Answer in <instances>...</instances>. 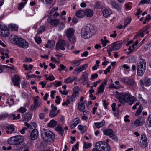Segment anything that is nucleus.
<instances>
[{
  "mask_svg": "<svg viewBox=\"0 0 151 151\" xmlns=\"http://www.w3.org/2000/svg\"><path fill=\"white\" fill-rule=\"evenodd\" d=\"M19 37L16 36V35H11L9 37L10 41L13 44H15L16 43H14L15 42H17L18 40Z\"/></svg>",
  "mask_w": 151,
  "mask_h": 151,
  "instance_id": "obj_31",
  "label": "nucleus"
},
{
  "mask_svg": "<svg viewBox=\"0 0 151 151\" xmlns=\"http://www.w3.org/2000/svg\"><path fill=\"white\" fill-rule=\"evenodd\" d=\"M147 124L149 126L151 127V114L149 116Z\"/></svg>",
  "mask_w": 151,
  "mask_h": 151,
  "instance_id": "obj_64",
  "label": "nucleus"
},
{
  "mask_svg": "<svg viewBox=\"0 0 151 151\" xmlns=\"http://www.w3.org/2000/svg\"><path fill=\"white\" fill-rule=\"evenodd\" d=\"M92 146V144L91 143H87L86 142H84V148L85 149L89 148Z\"/></svg>",
  "mask_w": 151,
  "mask_h": 151,
  "instance_id": "obj_52",
  "label": "nucleus"
},
{
  "mask_svg": "<svg viewBox=\"0 0 151 151\" xmlns=\"http://www.w3.org/2000/svg\"><path fill=\"white\" fill-rule=\"evenodd\" d=\"M46 79L47 80H49L50 81H52L54 80L55 77L53 75H51L47 77Z\"/></svg>",
  "mask_w": 151,
  "mask_h": 151,
  "instance_id": "obj_62",
  "label": "nucleus"
},
{
  "mask_svg": "<svg viewBox=\"0 0 151 151\" xmlns=\"http://www.w3.org/2000/svg\"><path fill=\"white\" fill-rule=\"evenodd\" d=\"M59 112V110H57L56 111H51L49 113V115L50 117L53 118L56 116L58 113Z\"/></svg>",
  "mask_w": 151,
  "mask_h": 151,
  "instance_id": "obj_41",
  "label": "nucleus"
},
{
  "mask_svg": "<svg viewBox=\"0 0 151 151\" xmlns=\"http://www.w3.org/2000/svg\"><path fill=\"white\" fill-rule=\"evenodd\" d=\"M42 137L46 141L52 142L55 138V135L50 130L44 132L42 134Z\"/></svg>",
  "mask_w": 151,
  "mask_h": 151,
  "instance_id": "obj_6",
  "label": "nucleus"
},
{
  "mask_svg": "<svg viewBox=\"0 0 151 151\" xmlns=\"http://www.w3.org/2000/svg\"><path fill=\"white\" fill-rule=\"evenodd\" d=\"M35 40L36 42L38 44H40L42 42L41 37L39 36H36L35 37Z\"/></svg>",
  "mask_w": 151,
  "mask_h": 151,
  "instance_id": "obj_48",
  "label": "nucleus"
},
{
  "mask_svg": "<svg viewBox=\"0 0 151 151\" xmlns=\"http://www.w3.org/2000/svg\"><path fill=\"white\" fill-rule=\"evenodd\" d=\"M60 68H58V70L59 71L64 70L66 68V67L64 66L63 65L61 64L59 65Z\"/></svg>",
  "mask_w": 151,
  "mask_h": 151,
  "instance_id": "obj_60",
  "label": "nucleus"
},
{
  "mask_svg": "<svg viewBox=\"0 0 151 151\" xmlns=\"http://www.w3.org/2000/svg\"><path fill=\"white\" fill-rule=\"evenodd\" d=\"M38 136V132L37 130L34 129L32 130L30 134V139L32 140H35L37 139Z\"/></svg>",
  "mask_w": 151,
  "mask_h": 151,
  "instance_id": "obj_20",
  "label": "nucleus"
},
{
  "mask_svg": "<svg viewBox=\"0 0 151 151\" xmlns=\"http://www.w3.org/2000/svg\"><path fill=\"white\" fill-rule=\"evenodd\" d=\"M120 81L130 86L134 85L135 83L134 79L131 77L121 78L120 79Z\"/></svg>",
  "mask_w": 151,
  "mask_h": 151,
  "instance_id": "obj_8",
  "label": "nucleus"
},
{
  "mask_svg": "<svg viewBox=\"0 0 151 151\" xmlns=\"http://www.w3.org/2000/svg\"><path fill=\"white\" fill-rule=\"evenodd\" d=\"M32 117L31 114L26 113L24 114L22 117V121H29L31 119Z\"/></svg>",
  "mask_w": 151,
  "mask_h": 151,
  "instance_id": "obj_25",
  "label": "nucleus"
},
{
  "mask_svg": "<svg viewBox=\"0 0 151 151\" xmlns=\"http://www.w3.org/2000/svg\"><path fill=\"white\" fill-rule=\"evenodd\" d=\"M149 27L148 26H145L141 30L139 34V36H140L142 37H144V35L147 34L148 32V29Z\"/></svg>",
  "mask_w": 151,
  "mask_h": 151,
  "instance_id": "obj_24",
  "label": "nucleus"
},
{
  "mask_svg": "<svg viewBox=\"0 0 151 151\" xmlns=\"http://www.w3.org/2000/svg\"><path fill=\"white\" fill-rule=\"evenodd\" d=\"M88 74L86 71H85L82 74L80 79L84 83H86L88 82Z\"/></svg>",
  "mask_w": 151,
  "mask_h": 151,
  "instance_id": "obj_23",
  "label": "nucleus"
},
{
  "mask_svg": "<svg viewBox=\"0 0 151 151\" xmlns=\"http://www.w3.org/2000/svg\"><path fill=\"white\" fill-rule=\"evenodd\" d=\"M150 2L149 1H148L147 0H141L139 3V5L144 4H149Z\"/></svg>",
  "mask_w": 151,
  "mask_h": 151,
  "instance_id": "obj_56",
  "label": "nucleus"
},
{
  "mask_svg": "<svg viewBox=\"0 0 151 151\" xmlns=\"http://www.w3.org/2000/svg\"><path fill=\"white\" fill-rule=\"evenodd\" d=\"M78 129L81 131V133H84L86 130V127L85 126H82V125H79L78 127Z\"/></svg>",
  "mask_w": 151,
  "mask_h": 151,
  "instance_id": "obj_42",
  "label": "nucleus"
},
{
  "mask_svg": "<svg viewBox=\"0 0 151 151\" xmlns=\"http://www.w3.org/2000/svg\"><path fill=\"white\" fill-rule=\"evenodd\" d=\"M0 35L4 37H7L9 35V31L5 25L0 24Z\"/></svg>",
  "mask_w": 151,
  "mask_h": 151,
  "instance_id": "obj_10",
  "label": "nucleus"
},
{
  "mask_svg": "<svg viewBox=\"0 0 151 151\" xmlns=\"http://www.w3.org/2000/svg\"><path fill=\"white\" fill-rule=\"evenodd\" d=\"M88 65L85 64L81 65L78 68H75L73 72V74L75 75H78L80 72L85 70L88 67Z\"/></svg>",
  "mask_w": 151,
  "mask_h": 151,
  "instance_id": "obj_11",
  "label": "nucleus"
},
{
  "mask_svg": "<svg viewBox=\"0 0 151 151\" xmlns=\"http://www.w3.org/2000/svg\"><path fill=\"white\" fill-rule=\"evenodd\" d=\"M140 84L146 86H150L151 85V78L148 77L145 78L143 80H140L139 81Z\"/></svg>",
  "mask_w": 151,
  "mask_h": 151,
  "instance_id": "obj_17",
  "label": "nucleus"
},
{
  "mask_svg": "<svg viewBox=\"0 0 151 151\" xmlns=\"http://www.w3.org/2000/svg\"><path fill=\"white\" fill-rule=\"evenodd\" d=\"M39 116L40 119H43L45 118V114L43 113H40L39 114Z\"/></svg>",
  "mask_w": 151,
  "mask_h": 151,
  "instance_id": "obj_63",
  "label": "nucleus"
},
{
  "mask_svg": "<svg viewBox=\"0 0 151 151\" xmlns=\"http://www.w3.org/2000/svg\"><path fill=\"white\" fill-rule=\"evenodd\" d=\"M121 46L122 44L121 43L116 42L113 43L109 48L112 50H116L119 49Z\"/></svg>",
  "mask_w": 151,
  "mask_h": 151,
  "instance_id": "obj_21",
  "label": "nucleus"
},
{
  "mask_svg": "<svg viewBox=\"0 0 151 151\" xmlns=\"http://www.w3.org/2000/svg\"><path fill=\"white\" fill-rule=\"evenodd\" d=\"M95 147L92 151H110V150L109 145L104 141L97 142L96 144Z\"/></svg>",
  "mask_w": 151,
  "mask_h": 151,
  "instance_id": "obj_2",
  "label": "nucleus"
},
{
  "mask_svg": "<svg viewBox=\"0 0 151 151\" xmlns=\"http://www.w3.org/2000/svg\"><path fill=\"white\" fill-rule=\"evenodd\" d=\"M55 44L54 40H51L48 41L45 45V47L47 48H51L53 47Z\"/></svg>",
  "mask_w": 151,
  "mask_h": 151,
  "instance_id": "obj_30",
  "label": "nucleus"
},
{
  "mask_svg": "<svg viewBox=\"0 0 151 151\" xmlns=\"http://www.w3.org/2000/svg\"><path fill=\"white\" fill-rule=\"evenodd\" d=\"M145 123V118L144 116H141L134 121L133 124L136 126H141Z\"/></svg>",
  "mask_w": 151,
  "mask_h": 151,
  "instance_id": "obj_13",
  "label": "nucleus"
},
{
  "mask_svg": "<svg viewBox=\"0 0 151 151\" xmlns=\"http://www.w3.org/2000/svg\"><path fill=\"white\" fill-rule=\"evenodd\" d=\"M8 116V114L7 113L2 114L0 115V119L3 120L6 118Z\"/></svg>",
  "mask_w": 151,
  "mask_h": 151,
  "instance_id": "obj_51",
  "label": "nucleus"
},
{
  "mask_svg": "<svg viewBox=\"0 0 151 151\" xmlns=\"http://www.w3.org/2000/svg\"><path fill=\"white\" fill-rule=\"evenodd\" d=\"M79 94L78 91H74L73 93L70 97V100L72 102L74 101L77 98Z\"/></svg>",
  "mask_w": 151,
  "mask_h": 151,
  "instance_id": "obj_27",
  "label": "nucleus"
},
{
  "mask_svg": "<svg viewBox=\"0 0 151 151\" xmlns=\"http://www.w3.org/2000/svg\"><path fill=\"white\" fill-rule=\"evenodd\" d=\"M116 97L119 102L123 104L125 102H128L130 99V94L129 93L125 92L118 93L116 95Z\"/></svg>",
  "mask_w": 151,
  "mask_h": 151,
  "instance_id": "obj_5",
  "label": "nucleus"
},
{
  "mask_svg": "<svg viewBox=\"0 0 151 151\" xmlns=\"http://www.w3.org/2000/svg\"><path fill=\"white\" fill-rule=\"evenodd\" d=\"M132 18L131 17H128L124 19V27H126L127 25L130 22Z\"/></svg>",
  "mask_w": 151,
  "mask_h": 151,
  "instance_id": "obj_39",
  "label": "nucleus"
},
{
  "mask_svg": "<svg viewBox=\"0 0 151 151\" xmlns=\"http://www.w3.org/2000/svg\"><path fill=\"white\" fill-rule=\"evenodd\" d=\"M65 45V41L63 40H60L56 44V48L57 50L60 49L63 50H64L65 49L64 46Z\"/></svg>",
  "mask_w": 151,
  "mask_h": 151,
  "instance_id": "obj_16",
  "label": "nucleus"
},
{
  "mask_svg": "<svg viewBox=\"0 0 151 151\" xmlns=\"http://www.w3.org/2000/svg\"><path fill=\"white\" fill-rule=\"evenodd\" d=\"M35 77H39V79H40L41 77L40 76H37L34 74L27 75L26 76V78L29 79L30 78H35Z\"/></svg>",
  "mask_w": 151,
  "mask_h": 151,
  "instance_id": "obj_54",
  "label": "nucleus"
},
{
  "mask_svg": "<svg viewBox=\"0 0 151 151\" xmlns=\"http://www.w3.org/2000/svg\"><path fill=\"white\" fill-rule=\"evenodd\" d=\"M142 110V106H139L136 112L135 113V115L136 116H138L141 113Z\"/></svg>",
  "mask_w": 151,
  "mask_h": 151,
  "instance_id": "obj_45",
  "label": "nucleus"
},
{
  "mask_svg": "<svg viewBox=\"0 0 151 151\" xmlns=\"http://www.w3.org/2000/svg\"><path fill=\"white\" fill-rule=\"evenodd\" d=\"M34 104L31 106V109L32 110L35 109L36 108L41 106V102L40 101L36 98L34 99Z\"/></svg>",
  "mask_w": 151,
  "mask_h": 151,
  "instance_id": "obj_19",
  "label": "nucleus"
},
{
  "mask_svg": "<svg viewBox=\"0 0 151 151\" xmlns=\"http://www.w3.org/2000/svg\"><path fill=\"white\" fill-rule=\"evenodd\" d=\"M105 123V121L103 120L99 122H95L94 124L97 128H99L102 127L104 125Z\"/></svg>",
  "mask_w": 151,
  "mask_h": 151,
  "instance_id": "obj_36",
  "label": "nucleus"
},
{
  "mask_svg": "<svg viewBox=\"0 0 151 151\" xmlns=\"http://www.w3.org/2000/svg\"><path fill=\"white\" fill-rule=\"evenodd\" d=\"M140 143L141 147L145 148L147 146L148 144L147 139L145 134H142L141 135Z\"/></svg>",
  "mask_w": 151,
  "mask_h": 151,
  "instance_id": "obj_12",
  "label": "nucleus"
},
{
  "mask_svg": "<svg viewBox=\"0 0 151 151\" xmlns=\"http://www.w3.org/2000/svg\"><path fill=\"white\" fill-rule=\"evenodd\" d=\"M47 21L48 23L51 24L52 25L55 26L58 25L59 23V21L58 19H55L52 16H50L48 17Z\"/></svg>",
  "mask_w": 151,
  "mask_h": 151,
  "instance_id": "obj_14",
  "label": "nucleus"
},
{
  "mask_svg": "<svg viewBox=\"0 0 151 151\" xmlns=\"http://www.w3.org/2000/svg\"><path fill=\"white\" fill-rule=\"evenodd\" d=\"M27 2L25 1L24 2H21L18 5V9L19 10H21L23 8L25 4H26Z\"/></svg>",
  "mask_w": 151,
  "mask_h": 151,
  "instance_id": "obj_50",
  "label": "nucleus"
},
{
  "mask_svg": "<svg viewBox=\"0 0 151 151\" xmlns=\"http://www.w3.org/2000/svg\"><path fill=\"white\" fill-rule=\"evenodd\" d=\"M103 132L104 134L109 136L110 137L114 133L113 130L110 128L106 129L103 130Z\"/></svg>",
  "mask_w": 151,
  "mask_h": 151,
  "instance_id": "obj_26",
  "label": "nucleus"
},
{
  "mask_svg": "<svg viewBox=\"0 0 151 151\" xmlns=\"http://www.w3.org/2000/svg\"><path fill=\"white\" fill-rule=\"evenodd\" d=\"M74 30L73 28H70L66 32V35L69 41L72 43H74L76 42V38L74 35Z\"/></svg>",
  "mask_w": 151,
  "mask_h": 151,
  "instance_id": "obj_7",
  "label": "nucleus"
},
{
  "mask_svg": "<svg viewBox=\"0 0 151 151\" xmlns=\"http://www.w3.org/2000/svg\"><path fill=\"white\" fill-rule=\"evenodd\" d=\"M11 116L13 117V120L19 119L20 117V114L19 113L16 116H15V115L13 114H11Z\"/></svg>",
  "mask_w": 151,
  "mask_h": 151,
  "instance_id": "obj_49",
  "label": "nucleus"
},
{
  "mask_svg": "<svg viewBox=\"0 0 151 151\" xmlns=\"http://www.w3.org/2000/svg\"><path fill=\"white\" fill-rule=\"evenodd\" d=\"M76 78V76L71 77L70 76L65 79L64 80V82L65 83H69L72 82L73 81H74Z\"/></svg>",
  "mask_w": 151,
  "mask_h": 151,
  "instance_id": "obj_34",
  "label": "nucleus"
},
{
  "mask_svg": "<svg viewBox=\"0 0 151 151\" xmlns=\"http://www.w3.org/2000/svg\"><path fill=\"white\" fill-rule=\"evenodd\" d=\"M19 110L20 112L23 113L26 111L27 109L24 107H21L19 108Z\"/></svg>",
  "mask_w": 151,
  "mask_h": 151,
  "instance_id": "obj_59",
  "label": "nucleus"
},
{
  "mask_svg": "<svg viewBox=\"0 0 151 151\" xmlns=\"http://www.w3.org/2000/svg\"><path fill=\"white\" fill-rule=\"evenodd\" d=\"M95 32L93 26L90 24L84 26L81 32V36L85 39L90 38L94 35Z\"/></svg>",
  "mask_w": 151,
  "mask_h": 151,
  "instance_id": "obj_1",
  "label": "nucleus"
},
{
  "mask_svg": "<svg viewBox=\"0 0 151 151\" xmlns=\"http://www.w3.org/2000/svg\"><path fill=\"white\" fill-rule=\"evenodd\" d=\"M20 79L19 77L17 75H15L13 76L12 78V80L14 86H19Z\"/></svg>",
  "mask_w": 151,
  "mask_h": 151,
  "instance_id": "obj_22",
  "label": "nucleus"
},
{
  "mask_svg": "<svg viewBox=\"0 0 151 151\" xmlns=\"http://www.w3.org/2000/svg\"><path fill=\"white\" fill-rule=\"evenodd\" d=\"M45 29V27L44 26H40L37 30V34H40L43 32Z\"/></svg>",
  "mask_w": 151,
  "mask_h": 151,
  "instance_id": "obj_46",
  "label": "nucleus"
},
{
  "mask_svg": "<svg viewBox=\"0 0 151 151\" xmlns=\"http://www.w3.org/2000/svg\"><path fill=\"white\" fill-rule=\"evenodd\" d=\"M56 99L55 100V103L58 104L60 103V101L61 100V98H60L59 96H56Z\"/></svg>",
  "mask_w": 151,
  "mask_h": 151,
  "instance_id": "obj_58",
  "label": "nucleus"
},
{
  "mask_svg": "<svg viewBox=\"0 0 151 151\" xmlns=\"http://www.w3.org/2000/svg\"><path fill=\"white\" fill-rule=\"evenodd\" d=\"M110 3L111 5L114 8L116 9L118 11H119L121 10L120 7L118 5V4L114 1L111 0L110 1Z\"/></svg>",
  "mask_w": 151,
  "mask_h": 151,
  "instance_id": "obj_32",
  "label": "nucleus"
},
{
  "mask_svg": "<svg viewBox=\"0 0 151 151\" xmlns=\"http://www.w3.org/2000/svg\"><path fill=\"white\" fill-rule=\"evenodd\" d=\"M98 77V74L97 73H94L92 74L91 76L90 80L93 81L95 78Z\"/></svg>",
  "mask_w": 151,
  "mask_h": 151,
  "instance_id": "obj_57",
  "label": "nucleus"
},
{
  "mask_svg": "<svg viewBox=\"0 0 151 151\" xmlns=\"http://www.w3.org/2000/svg\"><path fill=\"white\" fill-rule=\"evenodd\" d=\"M57 124L56 121L52 119L49 122L48 124V125L50 127H54Z\"/></svg>",
  "mask_w": 151,
  "mask_h": 151,
  "instance_id": "obj_38",
  "label": "nucleus"
},
{
  "mask_svg": "<svg viewBox=\"0 0 151 151\" xmlns=\"http://www.w3.org/2000/svg\"><path fill=\"white\" fill-rule=\"evenodd\" d=\"M78 108L79 111L82 112L84 110L85 106L83 102H79L78 104Z\"/></svg>",
  "mask_w": 151,
  "mask_h": 151,
  "instance_id": "obj_37",
  "label": "nucleus"
},
{
  "mask_svg": "<svg viewBox=\"0 0 151 151\" xmlns=\"http://www.w3.org/2000/svg\"><path fill=\"white\" fill-rule=\"evenodd\" d=\"M24 139V137L21 135H17L10 137L8 140L7 142L9 144L17 145L22 142Z\"/></svg>",
  "mask_w": 151,
  "mask_h": 151,
  "instance_id": "obj_3",
  "label": "nucleus"
},
{
  "mask_svg": "<svg viewBox=\"0 0 151 151\" xmlns=\"http://www.w3.org/2000/svg\"><path fill=\"white\" fill-rule=\"evenodd\" d=\"M97 89H98V91L97 93L100 92L103 93L104 89V87L100 85L97 87Z\"/></svg>",
  "mask_w": 151,
  "mask_h": 151,
  "instance_id": "obj_53",
  "label": "nucleus"
},
{
  "mask_svg": "<svg viewBox=\"0 0 151 151\" xmlns=\"http://www.w3.org/2000/svg\"><path fill=\"white\" fill-rule=\"evenodd\" d=\"M19 147L20 149H23V150L26 149L28 147V145L25 143H23Z\"/></svg>",
  "mask_w": 151,
  "mask_h": 151,
  "instance_id": "obj_55",
  "label": "nucleus"
},
{
  "mask_svg": "<svg viewBox=\"0 0 151 151\" xmlns=\"http://www.w3.org/2000/svg\"><path fill=\"white\" fill-rule=\"evenodd\" d=\"M137 100L135 98L132 96L131 97H130V99L129 102V104L130 105H132L133 104L134 102L136 101Z\"/></svg>",
  "mask_w": 151,
  "mask_h": 151,
  "instance_id": "obj_47",
  "label": "nucleus"
},
{
  "mask_svg": "<svg viewBox=\"0 0 151 151\" xmlns=\"http://www.w3.org/2000/svg\"><path fill=\"white\" fill-rule=\"evenodd\" d=\"M70 63L75 67L78 66L81 63V60H73L71 61Z\"/></svg>",
  "mask_w": 151,
  "mask_h": 151,
  "instance_id": "obj_44",
  "label": "nucleus"
},
{
  "mask_svg": "<svg viewBox=\"0 0 151 151\" xmlns=\"http://www.w3.org/2000/svg\"><path fill=\"white\" fill-rule=\"evenodd\" d=\"M104 39H101V42L102 44L103 45L104 47H105L107 43H109V41L106 39V37H104Z\"/></svg>",
  "mask_w": 151,
  "mask_h": 151,
  "instance_id": "obj_43",
  "label": "nucleus"
},
{
  "mask_svg": "<svg viewBox=\"0 0 151 151\" xmlns=\"http://www.w3.org/2000/svg\"><path fill=\"white\" fill-rule=\"evenodd\" d=\"M16 44H15L17 45L19 47L24 48H27L29 46V44L24 39L22 38L19 37L17 42H14Z\"/></svg>",
  "mask_w": 151,
  "mask_h": 151,
  "instance_id": "obj_9",
  "label": "nucleus"
},
{
  "mask_svg": "<svg viewBox=\"0 0 151 151\" xmlns=\"http://www.w3.org/2000/svg\"><path fill=\"white\" fill-rule=\"evenodd\" d=\"M9 27L13 31H16L18 29V27L14 24H10L9 25Z\"/></svg>",
  "mask_w": 151,
  "mask_h": 151,
  "instance_id": "obj_40",
  "label": "nucleus"
},
{
  "mask_svg": "<svg viewBox=\"0 0 151 151\" xmlns=\"http://www.w3.org/2000/svg\"><path fill=\"white\" fill-rule=\"evenodd\" d=\"M85 15L87 17H90L93 14V12L92 10L90 9H86L85 11Z\"/></svg>",
  "mask_w": 151,
  "mask_h": 151,
  "instance_id": "obj_33",
  "label": "nucleus"
},
{
  "mask_svg": "<svg viewBox=\"0 0 151 151\" xmlns=\"http://www.w3.org/2000/svg\"><path fill=\"white\" fill-rule=\"evenodd\" d=\"M110 137L112 138V139L116 142H117L118 140V138L117 136L115 135L114 133L112 135H111Z\"/></svg>",
  "mask_w": 151,
  "mask_h": 151,
  "instance_id": "obj_61",
  "label": "nucleus"
},
{
  "mask_svg": "<svg viewBox=\"0 0 151 151\" xmlns=\"http://www.w3.org/2000/svg\"><path fill=\"white\" fill-rule=\"evenodd\" d=\"M80 122V119L79 118H76L73 120L72 123L71 124V127L72 128L75 127Z\"/></svg>",
  "mask_w": 151,
  "mask_h": 151,
  "instance_id": "obj_28",
  "label": "nucleus"
},
{
  "mask_svg": "<svg viewBox=\"0 0 151 151\" xmlns=\"http://www.w3.org/2000/svg\"><path fill=\"white\" fill-rule=\"evenodd\" d=\"M6 132L8 134H12L13 133H16L15 130V128L12 125H9L5 128Z\"/></svg>",
  "mask_w": 151,
  "mask_h": 151,
  "instance_id": "obj_18",
  "label": "nucleus"
},
{
  "mask_svg": "<svg viewBox=\"0 0 151 151\" xmlns=\"http://www.w3.org/2000/svg\"><path fill=\"white\" fill-rule=\"evenodd\" d=\"M55 130L58 132L59 133L62 135H63L64 134V131L61 125H58L56 126L55 128Z\"/></svg>",
  "mask_w": 151,
  "mask_h": 151,
  "instance_id": "obj_29",
  "label": "nucleus"
},
{
  "mask_svg": "<svg viewBox=\"0 0 151 151\" xmlns=\"http://www.w3.org/2000/svg\"><path fill=\"white\" fill-rule=\"evenodd\" d=\"M101 10L104 17H109L112 13L111 10L109 8L103 7L101 8Z\"/></svg>",
  "mask_w": 151,
  "mask_h": 151,
  "instance_id": "obj_15",
  "label": "nucleus"
},
{
  "mask_svg": "<svg viewBox=\"0 0 151 151\" xmlns=\"http://www.w3.org/2000/svg\"><path fill=\"white\" fill-rule=\"evenodd\" d=\"M76 15L78 17L83 18L85 15V11L82 10L78 11L77 12Z\"/></svg>",
  "mask_w": 151,
  "mask_h": 151,
  "instance_id": "obj_35",
  "label": "nucleus"
},
{
  "mask_svg": "<svg viewBox=\"0 0 151 151\" xmlns=\"http://www.w3.org/2000/svg\"><path fill=\"white\" fill-rule=\"evenodd\" d=\"M146 68L145 61L143 59H140L137 67V75L140 76H142L144 73Z\"/></svg>",
  "mask_w": 151,
  "mask_h": 151,
  "instance_id": "obj_4",
  "label": "nucleus"
}]
</instances>
